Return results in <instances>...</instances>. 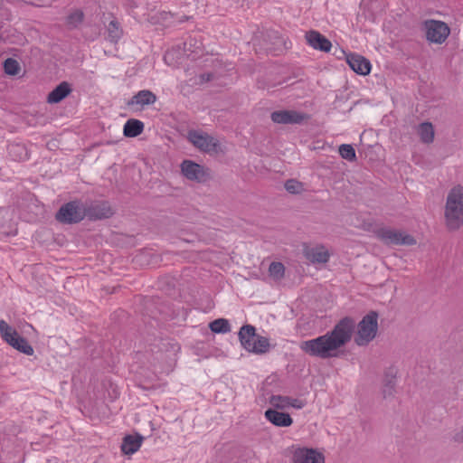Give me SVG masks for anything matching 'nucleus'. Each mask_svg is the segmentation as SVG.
<instances>
[{"mask_svg":"<svg viewBox=\"0 0 463 463\" xmlns=\"http://www.w3.org/2000/svg\"><path fill=\"white\" fill-rule=\"evenodd\" d=\"M355 326L356 323L353 317H345L331 331L317 338L301 342L300 349L310 356L321 359L335 357L336 351L351 341Z\"/></svg>","mask_w":463,"mask_h":463,"instance_id":"f257e3e1","label":"nucleus"},{"mask_svg":"<svg viewBox=\"0 0 463 463\" xmlns=\"http://www.w3.org/2000/svg\"><path fill=\"white\" fill-rule=\"evenodd\" d=\"M445 220L449 230H458L463 225V186L452 187L447 196L445 205Z\"/></svg>","mask_w":463,"mask_h":463,"instance_id":"f03ea898","label":"nucleus"},{"mask_svg":"<svg viewBox=\"0 0 463 463\" xmlns=\"http://www.w3.org/2000/svg\"><path fill=\"white\" fill-rule=\"evenodd\" d=\"M378 313L372 310L357 324L354 343L358 346H365L376 337L378 332Z\"/></svg>","mask_w":463,"mask_h":463,"instance_id":"7ed1b4c3","label":"nucleus"},{"mask_svg":"<svg viewBox=\"0 0 463 463\" xmlns=\"http://www.w3.org/2000/svg\"><path fill=\"white\" fill-rule=\"evenodd\" d=\"M187 140L198 150L209 155L224 152L220 141L203 130L190 129L187 132Z\"/></svg>","mask_w":463,"mask_h":463,"instance_id":"20e7f679","label":"nucleus"},{"mask_svg":"<svg viewBox=\"0 0 463 463\" xmlns=\"http://www.w3.org/2000/svg\"><path fill=\"white\" fill-rule=\"evenodd\" d=\"M85 217V205L79 200L71 201L62 204L55 214V219L63 224L79 223Z\"/></svg>","mask_w":463,"mask_h":463,"instance_id":"39448f33","label":"nucleus"},{"mask_svg":"<svg viewBox=\"0 0 463 463\" xmlns=\"http://www.w3.org/2000/svg\"><path fill=\"white\" fill-rule=\"evenodd\" d=\"M0 334L2 338L12 347L17 351L32 355L33 354V348L28 343V341L21 336L18 332L10 326L5 320H0Z\"/></svg>","mask_w":463,"mask_h":463,"instance_id":"423d86ee","label":"nucleus"},{"mask_svg":"<svg viewBox=\"0 0 463 463\" xmlns=\"http://www.w3.org/2000/svg\"><path fill=\"white\" fill-rule=\"evenodd\" d=\"M181 173L188 180L196 183H205L212 179L210 168L195 163L193 160L185 159L181 163Z\"/></svg>","mask_w":463,"mask_h":463,"instance_id":"0eeeda50","label":"nucleus"},{"mask_svg":"<svg viewBox=\"0 0 463 463\" xmlns=\"http://www.w3.org/2000/svg\"><path fill=\"white\" fill-rule=\"evenodd\" d=\"M426 39L432 43H443L450 33L448 24L442 21L426 20L423 23Z\"/></svg>","mask_w":463,"mask_h":463,"instance_id":"6e6552de","label":"nucleus"},{"mask_svg":"<svg viewBox=\"0 0 463 463\" xmlns=\"http://www.w3.org/2000/svg\"><path fill=\"white\" fill-rule=\"evenodd\" d=\"M376 237L387 245L416 244V240L411 235L390 228L377 230Z\"/></svg>","mask_w":463,"mask_h":463,"instance_id":"1a4fd4ad","label":"nucleus"},{"mask_svg":"<svg viewBox=\"0 0 463 463\" xmlns=\"http://www.w3.org/2000/svg\"><path fill=\"white\" fill-rule=\"evenodd\" d=\"M270 118L277 124H301L308 116L296 110H278L272 112Z\"/></svg>","mask_w":463,"mask_h":463,"instance_id":"9d476101","label":"nucleus"},{"mask_svg":"<svg viewBox=\"0 0 463 463\" xmlns=\"http://www.w3.org/2000/svg\"><path fill=\"white\" fill-rule=\"evenodd\" d=\"M397 372V369L392 366L385 370L382 386V394L383 399L394 397L396 393Z\"/></svg>","mask_w":463,"mask_h":463,"instance_id":"9b49d317","label":"nucleus"},{"mask_svg":"<svg viewBox=\"0 0 463 463\" xmlns=\"http://www.w3.org/2000/svg\"><path fill=\"white\" fill-rule=\"evenodd\" d=\"M85 211L86 217L90 221L107 219L113 214V212L107 202L94 203L90 206L85 205Z\"/></svg>","mask_w":463,"mask_h":463,"instance_id":"f8f14e48","label":"nucleus"},{"mask_svg":"<svg viewBox=\"0 0 463 463\" xmlns=\"http://www.w3.org/2000/svg\"><path fill=\"white\" fill-rule=\"evenodd\" d=\"M346 62L350 68L360 75H368L371 71V62L368 59L356 53L346 54Z\"/></svg>","mask_w":463,"mask_h":463,"instance_id":"ddd939ff","label":"nucleus"},{"mask_svg":"<svg viewBox=\"0 0 463 463\" xmlns=\"http://www.w3.org/2000/svg\"><path fill=\"white\" fill-rule=\"evenodd\" d=\"M307 43L315 50L328 52L331 50V42L317 31L310 30L306 33Z\"/></svg>","mask_w":463,"mask_h":463,"instance_id":"4468645a","label":"nucleus"},{"mask_svg":"<svg viewBox=\"0 0 463 463\" xmlns=\"http://www.w3.org/2000/svg\"><path fill=\"white\" fill-rule=\"evenodd\" d=\"M294 463H325V457L314 449H302L294 455Z\"/></svg>","mask_w":463,"mask_h":463,"instance_id":"2eb2a0df","label":"nucleus"},{"mask_svg":"<svg viewBox=\"0 0 463 463\" xmlns=\"http://www.w3.org/2000/svg\"><path fill=\"white\" fill-rule=\"evenodd\" d=\"M269 403L276 409H286L293 407L295 409H302L305 406V402L299 399L291 398L282 395H272L269 398Z\"/></svg>","mask_w":463,"mask_h":463,"instance_id":"dca6fc26","label":"nucleus"},{"mask_svg":"<svg viewBox=\"0 0 463 463\" xmlns=\"http://www.w3.org/2000/svg\"><path fill=\"white\" fill-rule=\"evenodd\" d=\"M266 419L278 427H289L293 420L288 413L278 411L275 409H268L265 411Z\"/></svg>","mask_w":463,"mask_h":463,"instance_id":"f3484780","label":"nucleus"},{"mask_svg":"<svg viewBox=\"0 0 463 463\" xmlns=\"http://www.w3.org/2000/svg\"><path fill=\"white\" fill-rule=\"evenodd\" d=\"M156 95L148 90H142L136 93L128 102V107L139 105L141 107L153 105L156 101Z\"/></svg>","mask_w":463,"mask_h":463,"instance_id":"a211bd4d","label":"nucleus"},{"mask_svg":"<svg viewBox=\"0 0 463 463\" xmlns=\"http://www.w3.org/2000/svg\"><path fill=\"white\" fill-rule=\"evenodd\" d=\"M71 92V85L67 81L61 82L47 96V102L56 104L64 99Z\"/></svg>","mask_w":463,"mask_h":463,"instance_id":"6ab92c4d","label":"nucleus"},{"mask_svg":"<svg viewBox=\"0 0 463 463\" xmlns=\"http://www.w3.org/2000/svg\"><path fill=\"white\" fill-rule=\"evenodd\" d=\"M143 441V437L139 434L127 435L122 441L121 450L126 455H130L138 450Z\"/></svg>","mask_w":463,"mask_h":463,"instance_id":"aec40b11","label":"nucleus"},{"mask_svg":"<svg viewBox=\"0 0 463 463\" xmlns=\"http://www.w3.org/2000/svg\"><path fill=\"white\" fill-rule=\"evenodd\" d=\"M305 256L313 263H326L329 260V253L324 247L308 248L305 250Z\"/></svg>","mask_w":463,"mask_h":463,"instance_id":"412c9836","label":"nucleus"},{"mask_svg":"<svg viewBox=\"0 0 463 463\" xmlns=\"http://www.w3.org/2000/svg\"><path fill=\"white\" fill-rule=\"evenodd\" d=\"M244 343L248 344L247 351L257 354H266L269 350V340L262 335L256 334L255 342L253 345H250L247 340Z\"/></svg>","mask_w":463,"mask_h":463,"instance_id":"4be33fe9","label":"nucleus"},{"mask_svg":"<svg viewBox=\"0 0 463 463\" xmlns=\"http://www.w3.org/2000/svg\"><path fill=\"white\" fill-rule=\"evenodd\" d=\"M144 130V123L138 119H128L123 128V134L127 137H136Z\"/></svg>","mask_w":463,"mask_h":463,"instance_id":"5701e85b","label":"nucleus"},{"mask_svg":"<svg viewBox=\"0 0 463 463\" xmlns=\"http://www.w3.org/2000/svg\"><path fill=\"white\" fill-rule=\"evenodd\" d=\"M256 337V328L251 325H244L239 331V339L245 350H247L248 344L244 343L247 340L250 345H254Z\"/></svg>","mask_w":463,"mask_h":463,"instance_id":"b1692460","label":"nucleus"},{"mask_svg":"<svg viewBox=\"0 0 463 463\" xmlns=\"http://www.w3.org/2000/svg\"><path fill=\"white\" fill-rule=\"evenodd\" d=\"M418 133L420 135V140L423 143L430 144L434 139L433 126L430 122H423L420 124Z\"/></svg>","mask_w":463,"mask_h":463,"instance_id":"393cba45","label":"nucleus"},{"mask_svg":"<svg viewBox=\"0 0 463 463\" xmlns=\"http://www.w3.org/2000/svg\"><path fill=\"white\" fill-rule=\"evenodd\" d=\"M209 328L216 334H224L231 331V325L225 318H217L209 324Z\"/></svg>","mask_w":463,"mask_h":463,"instance_id":"a878e982","label":"nucleus"},{"mask_svg":"<svg viewBox=\"0 0 463 463\" xmlns=\"http://www.w3.org/2000/svg\"><path fill=\"white\" fill-rule=\"evenodd\" d=\"M3 66H4L5 72L10 76H16L19 74V72L21 71V66H20L19 62L15 59H13V58H7L4 61Z\"/></svg>","mask_w":463,"mask_h":463,"instance_id":"bb28decb","label":"nucleus"},{"mask_svg":"<svg viewBox=\"0 0 463 463\" xmlns=\"http://www.w3.org/2000/svg\"><path fill=\"white\" fill-rule=\"evenodd\" d=\"M108 33H109V38L113 43H117L120 39V37L122 35V30L119 28V24H118V21H116V20L110 21V23L109 24V26H108Z\"/></svg>","mask_w":463,"mask_h":463,"instance_id":"cd10ccee","label":"nucleus"},{"mask_svg":"<svg viewBox=\"0 0 463 463\" xmlns=\"http://www.w3.org/2000/svg\"><path fill=\"white\" fill-rule=\"evenodd\" d=\"M338 151H339L340 156L344 159L348 160L350 162L355 161L356 154H355V150L352 145L343 144L339 146Z\"/></svg>","mask_w":463,"mask_h":463,"instance_id":"c85d7f7f","label":"nucleus"},{"mask_svg":"<svg viewBox=\"0 0 463 463\" xmlns=\"http://www.w3.org/2000/svg\"><path fill=\"white\" fill-rule=\"evenodd\" d=\"M269 271L271 277L279 279L284 277L285 267L281 262H272L269 265Z\"/></svg>","mask_w":463,"mask_h":463,"instance_id":"c756f323","label":"nucleus"},{"mask_svg":"<svg viewBox=\"0 0 463 463\" xmlns=\"http://www.w3.org/2000/svg\"><path fill=\"white\" fill-rule=\"evenodd\" d=\"M285 189L288 193L293 194H300L304 190L302 183H300L295 179H289V180L286 181Z\"/></svg>","mask_w":463,"mask_h":463,"instance_id":"7c9ffc66","label":"nucleus"},{"mask_svg":"<svg viewBox=\"0 0 463 463\" xmlns=\"http://www.w3.org/2000/svg\"><path fill=\"white\" fill-rule=\"evenodd\" d=\"M83 17H84V14L80 10H77L73 13H71L68 17H67V24L72 27V28H75L77 27L80 24H81V22L83 21Z\"/></svg>","mask_w":463,"mask_h":463,"instance_id":"2f4dec72","label":"nucleus"},{"mask_svg":"<svg viewBox=\"0 0 463 463\" xmlns=\"http://www.w3.org/2000/svg\"><path fill=\"white\" fill-rule=\"evenodd\" d=\"M194 39L190 38L187 42L184 43V50L189 51L191 52H195L199 46H195V43H193Z\"/></svg>","mask_w":463,"mask_h":463,"instance_id":"473e14b6","label":"nucleus"},{"mask_svg":"<svg viewBox=\"0 0 463 463\" xmlns=\"http://www.w3.org/2000/svg\"><path fill=\"white\" fill-rule=\"evenodd\" d=\"M9 152H10V154H12L13 152H19V153L24 152V154L26 155L25 148L20 145L10 146Z\"/></svg>","mask_w":463,"mask_h":463,"instance_id":"72a5a7b5","label":"nucleus"},{"mask_svg":"<svg viewBox=\"0 0 463 463\" xmlns=\"http://www.w3.org/2000/svg\"><path fill=\"white\" fill-rule=\"evenodd\" d=\"M453 440L455 442L463 443V428L454 435Z\"/></svg>","mask_w":463,"mask_h":463,"instance_id":"f704fd0d","label":"nucleus"},{"mask_svg":"<svg viewBox=\"0 0 463 463\" xmlns=\"http://www.w3.org/2000/svg\"><path fill=\"white\" fill-rule=\"evenodd\" d=\"M213 79V75L211 73H203L201 75L202 81H210Z\"/></svg>","mask_w":463,"mask_h":463,"instance_id":"c9c22d12","label":"nucleus"},{"mask_svg":"<svg viewBox=\"0 0 463 463\" xmlns=\"http://www.w3.org/2000/svg\"><path fill=\"white\" fill-rule=\"evenodd\" d=\"M2 39V36L0 35V40Z\"/></svg>","mask_w":463,"mask_h":463,"instance_id":"e433bc0d","label":"nucleus"}]
</instances>
